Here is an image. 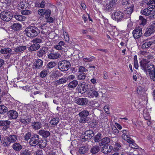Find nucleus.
I'll use <instances>...</instances> for the list:
<instances>
[{
  "label": "nucleus",
  "mask_w": 155,
  "mask_h": 155,
  "mask_svg": "<svg viewBox=\"0 0 155 155\" xmlns=\"http://www.w3.org/2000/svg\"><path fill=\"white\" fill-rule=\"evenodd\" d=\"M25 34L29 37H34L40 33V31L35 26H31L26 28L24 31Z\"/></svg>",
  "instance_id": "1"
},
{
  "label": "nucleus",
  "mask_w": 155,
  "mask_h": 155,
  "mask_svg": "<svg viewBox=\"0 0 155 155\" xmlns=\"http://www.w3.org/2000/svg\"><path fill=\"white\" fill-rule=\"evenodd\" d=\"M90 110H84L80 112L78 114L80 117L79 121L80 123H85L88 121L87 116L89 114Z\"/></svg>",
  "instance_id": "2"
},
{
  "label": "nucleus",
  "mask_w": 155,
  "mask_h": 155,
  "mask_svg": "<svg viewBox=\"0 0 155 155\" xmlns=\"http://www.w3.org/2000/svg\"><path fill=\"white\" fill-rule=\"evenodd\" d=\"M71 66V64L68 61L64 60L60 61L58 64V68L61 71H66Z\"/></svg>",
  "instance_id": "3"
},
{
  "label": "nucleus",
  "mask_w": 155,
  "mask_h": 155,
  "mask_svg": "<svg viewBox=\"0 0 155 155\" xmlns=\"http://www.w3.org/2000/svg\"><path fill=\"white\" fill-rule=\"evenodd\" d=\"M41 139L39 138L38 135L36 134L32 136L29 141L30 145L31 146H35L38 144L42 143Z\"/></svg>",
  "instance_id": "4"
},
{
  "label": "nucleus",
  "mask_w": 155,
  "mask_h": 155,
  "mask_svg": "<svg viewBox=\"0 0 155 155\" xmlns=\"http://www.w3.org/2000/svg\"><path fill=\"white\" fill-rule=\"evenodd\" d=\"M112 18L113 20L119 22L122 21L126 17L122 12L119 11L113 13Z\"/></svg>",
  "instance_id": "5"
},
{
  "label": "nucleus",
  "mask_w": 155,
  "mask_h": 155,
  "mask_svg": "<svg viewBox=\"0 0 155 155\" xmlns=\"http://www.w3.org/2000/svg\"><path fill=\"white\" fill-rule=\"evenodd\" d=\"M88 86L85 83L82 82L78 84L77 90L78 93L83 94L85 93L88 89Z\"/></svg>",
  "instance_id": "6"
},
{
  "label": "nucleus",
  "mask_w": 155,
  "mask_h": 155,
  "mask_svg": "<svg viewBox=\"0 0 155 155\" xmlns=\"http://www.w3.org/2000/svg\"><path fill=\"white\" fill-rule=\"evenodd\" d=\"M0 17L1 19L4 21H8L12 18V14L10 12H2L1 14Z\"/></svg>",
  "instance_id": "7"
},
{
  "label": "nucleus",
  "mask_w": 155,
  "mask_h": 155,
  "mask_svg": "<svg viewBox=\"0 0 155 155\" xmlns=\"http://www.w3.org/2000/svg\"><path fill=\"white\" fill-rule=\"evenodd\" d=\"M43 61L40 59L35 60L32 66L34 69L35 70L40 69L43 68Z\"/></svg>",
  "instance_id": "8"
},
{
  "label": "nucleus",
  "mask_w": 155,
  "mask_h": 155,
  "mask_svg": "<svg viewBox=\"0 0 155 155\" xmlns=\"http://www.w3.org/2000/svg\"><path fill=\"white\" fill-rule=\"evenodd\" d=\"M150 78L153 80L155 77V66L150 65L148 67L147 72Z\"/></svg>",
  "instance_id": "9"
},
{
  "label": "nucleus",
  "mask_w": 155,
  "mask_h": 155,
  "mask_svg": "<svg viewBox=\"0 0 155 155\" xmlns=\"http://www.w3.org/2000/svg\"><path fill=\"white\" fill-rule=\"evenodd\" d=\"M154 31H155V23H152L149 28L146 30L144 33V35L146 36H150Z\"/></svg>",
  "instance_id": "10"
},
{
  "label": "nucleus",
  "mask_w": 155,
  "mask_h": 155,
  "mask_svg": "<svg viewBox=\"0 0 155 155\" xmlns=\"http://www.w3.org/2000/svg\"><path fill=\"white\" fill-rule=\"evenodd\" d=\"M61 56L60 54L51 51L50 53H48V58L51 60H55L60 58Z\"/></svg>",
  "instance_id": "11"
},
{
  "label": "nucleus",
  "mask_w": 155,
  "mask_h": 155,
  "mask_svg": "<svg viewBox=\"0 0 155 155\" xmlns=\"http://www.w3.org/2000/svg\"><path fill=\"white\" fill-rule=\"evenodd\" d=\"M87 94L88 97L90 98H93L94 97L97 98L99 96L98 91L92 88H91L87 92Z\"/></svg>",
  "instance_id": "12"
},
{
  "label": "nucleus",
  "mask_w": 155,
  "mask_h": 155,
  "mask_svg": "<svg viewBox=\"0 0 155 155\" xmlns=\"http://www.w3.org/2000/svg\"><path fill=\"white\" fill-rule=\"evenodd\" d=\"M113 150V147L109 144L104 145L102 148L101 151L104 154H107L110 153Z\"/></svg>",
  "instance_id": "13"
},
{
  "label": "nucleus",
  "mask_w": 155,
  "mask_h": 155,
  "mask_svg": "<svg viewBox=\"0 0 155 155\" xmlns=\"http://www.w3.org/2000/svg\"><path fill=\"white\" fill-rule=\"evenodd\" d=\"M94 132L92 130H87L84 133V136L83 137V139L85 141L88 140L89 139L91 138L94 136Z\"/></svg>",
  "instance_id": "14"
},
{
  "label": "nucleus",
  "mask_w": 155,
  "mask_h": 155,
  "mask_svg": "<svg viewBox=\"0 0 155 155\" xmlns=\"http://www.w3.org/2000/svg\"><path fill=\"white\" fill-rule=\"evenodd\" d=\"M142 31L141 28L135 29L133 31V35L135 38H138L142 35Z\"/></svg>",
  "instance_id": "15"
},
{
  "label": "nucleus",
  "mask_w": 155,
  "mask_h": 155,
  "mask_svg": "<svg viewBox=\"0 0 155 155\" xmlns=\"http://www.w3.org/2000/svg\"><path fill=\"white\" fill-rule=\"evenodd\" d=\"M8 116L9 118L15 119L18 117V114L16 111L11 110L8 112Z\"/></svg>",
  "instance_id": "16"
},
{
  "label": "nucleus",
  "mask_w": 155,
  "mask_h": 155,
  "mask_svg": "<svg viewBox=\"0 0 155 155\" xmlns=\"http://www.w3.org/2000/svg\"><path fill=\"white\" fill-rule=\"evenodd\" d=\"M76 103L81 106H84L87 104L88 100L86 98H78L75 100Z\"/></svg>",
  "instance_id": "17"
},
{
  "label": "nucleus",
  "mask_w": 155,
  "mask_h": 155,
  "mask_svg": "<svg viewBox=\"0 0 155 155\" xmlns=\"http://www.w3.org/2000/svg\"><path fill=\"white\" fill-rule=\"evenodd\" d=\"M140 64L141 68L146 71L147 73V72L148 67L150 65H153L151 64H148L145 60L141 61Z\"/></svg>",
  "instance_id": "18"
},
{
  "label": "nucleus",
  "mask_w": 155,
  "mask_h": 155,
  "mask_svg": "<svg viewBox=\"0 0 155 155\" xmlns=\"http://www.w3.org/2000/svg\"><path fill=\"white\" fill-rule=\"evenodd\" d=\"M48 51V48L46 47H43L37 51V56L40 58L42 57Z\"/></svg>",
  "instance_id": "19"
},
{
  "label": "nucleus",
  "mask_w": 155,
  "mask_h": 155,
  "mask_svg": "<svg viewBox=\"0 0 155 155\" xmlns=\"http://www.w3.org/2000/svg\"><path fill=\"white\" fill-rule=\"evenodd\" d=\"M24 115H23L20 118L19 120V123H21V124H28L30 123L31 121V119L29 117L25 118V117L23 116Z\"/></svg>",
  "instance_id": "20"
},
{
  "label": "nucleus",
  "mask_w": 155,
  "mask_h": 155,
  "mask_svg": "<svg viewBox=\"0 0 155 155\" xmlns=\"http://www.w3.org/2000/svg\"><path fill=\"white\" fill-rule=\"evenodd\" d=\"M2 145L5 147H8L11 144L10 141L8 136H5L2 138L1 140Z\"/></svg>",
  "instance_id": "21"
},
{
  "label": "nucleus",
  "mask_w": 155,
  "mask_h": 155,
  "mask_svg": "<svg viewBox=\"0 0 155 155\" xmlns=\"http://www.w3.org/2000/svg\"><path fill=\"white\" fill-rule=\"evenodd\" d=\"M31 127L32 128L34 129L35 130H37L41 127L42 125L40 122L36 121L32 122Z\"/></svg>",
  "instance_id": "22"
},
{
  "label": "nucleus",
  "mask_w": 155,
  "mask_h": 155,
  "mask_svg": "<svg viewBox=\"0 0 155 155\" xmlns=\"http://www.w3.org/2000/svg\"><path fill=\"white\" fill-rule=\"evenodd\" d=\"M63 75V73H61L60 71H56L52 72L51 75V77L52 78H57L61 77Z\"/></svg>",
  "instance_id": "23"
},
{
  "label": "nucleus",
  "mask_w": 155,
  "mask_h": 155,
  "mask_svg": "<svg viewBox=\"0 0 155 155\" xmlns=\"http://www.w3.org/2000/svg\"><path fill=\"white\" fill-rule=\"evenodd\" d=\"M67 81V79L66 77L62 78L54 82L56 85H60L66 83Z\"/></svg>",
  "instance_id": "24"
},
{
  "label": "nucleus",
  "mask_w": 155,
  "mask_h": 155,
  "mask_svg": "<svg viewBox=\"0 0 155 155\" xmlns=\"http://www.w3.org/2000/svg\"><path fill=\"white\" fill-rule=\"evenodd\" d=\"M134 5L132 4L130 7L127 8L125 11V13L127 15V17H130V15L134 11Z\"/></svg>",
  "instance_id": "25"
},
{
  "label": "nucleus",
  "mask_w": 155,
  "mask_h": 155,
  "mask_svg": "<svg viewBox=\"0 0 155 155\" xmlns=\"http://www.w3.org/2000/svg\"><path fill=\"white\" fill-rule=\"evenodd\" d=\"M40 48L39 44H33L29 47L28 50L31 52L35 51L38 49Z\"/></svg>",
  "instance_id": "26"
},
{
  "label": "nucleus",
  "mask_w": 155,
  "mask_h": 155,
  "mask_svg": "<svg viewBox=\"0 0 155 155\" xmlns=\"http://www.w3.org/2000/svg\"><path fill=\"white\" fill-rule=\"evenodd\" d=\"M38 134L45 138L47 137L50 134V133L49 131L44 130H40L38 132Z\"/></svg>",
  "instance_id": "27"
},
{
  "label": "nucleus",
  "mask_w": 155,
  "mask_h": 155,
  "mask_svg": "<svg viewBox=\"0 0 155 155\" xmlns=\"http://www.w3.org/2000/svg\"><path fill=\"white\" fill-rule=\"evenodd\" d=\"M154 44H155V40L146 42L142 45V48L143 49L147 48L150 47L152 45Z\"/></svg>",
  "instance_id": "28"
},
{
  "label": "nucleus",
  "mask_w": 155,
  "mask_h": 155,
  "mask_svg": "<svg viewBox=\"0 0 155 155\" xmlns=\"http://www.w3.org/2000/svg\"><path fill=\"white\" fill-rule=\"evenodd\" d=\"M100 147L98 146L92 147L90 150V153H97L100 151Z\"/></svg>",
  "instance_id": "29"
},
{
  "label": "nucleus",
  "mask_w": 155,
  "mask_h": 155,
  "mask_svg": "<svg viewBox=\"0 0 155 155\" xmlns=\"http://www.w3.org/2000/svg\"><path fill=\"white\" fill-rule=\"evenodd\" d=\"M89 149L87 146H84L81 147L79 150V153L80 154H84L88 152Z\"/></svg>",
  "instance_id": "30"
},
{
  "label": "nucleus",
  "mask_w": 155,
  "mask_h": 155,
  "mask_svg": "<svg viewBox=\"0 0 155 155\" xmlns=\"http://www.w3.org/2000/svg\"><path fill=\"white\" fill-rule=\"evenodd\" d=\"M110 141V138L107 137H105L103 138L100 140L99 144H101L100 145H104V144H107Z\"/></svg>",
  "instance_id": "31"
},
{
  "label": "nucleus",
  "mask_w": 155,
  "mask_h": 155,
  "mask_svg": "<svg viewBox=\"0 0 155 155\" xmlns=\"http://www.w3.org/2000/svg\"><path fill=\"white\" fill-rule=\"evenodd\" d=\"M117 0H111L109 3L106 4V8L108 11L111 10V8L117 2Z\"/></svg>",
  "instance_id": "32"
},
{
  "label": "nucleus",
  "mask_w": 155,
  "mask_h": 155,
  "mask_svg": "<svg viewBox=\"0 0 155 155\" xmlns=\"http://www.w3.org/2000/svg\"><path fill=\"white\" fill-rule=\"evenodd\" d=\"M21 25L19 23H14L11 26L12 29L15 31H18L20 30L21 28Z\"/></svg>",
  "instance_id": "33"
},
{
  "label": "nucleus",
  "mask_w": 155,
  "mask_h": 155,
  "mask_svg": "<svg viewBox=\"0 0 155 155\" xmlns=\"http://www.w3.org/2000/svg\"><path fill=\"white\" fill-rule=\"evenodd\" d=\"M78 81L76 80H74L70 82L68 84L69 88H73L75 87L78 84Z\"/></svg>",
  "instance_id": "34"
},
{
  "label": "nucleus",
  "mask_w": 155,
  "mask_h": 155,
  "mask_svg": "<svg viewBox=\"0 0 155 155\" xmlns=\"http://www.w3.org/2000/svg\"><path fill=\"white\" fill-rule=\"evenodd\" d=\"M151 8L149 7L147 8H145L143 10H141V13L144 15L146 16L150 15L151 12Z\"/></svg>",
  "instance_id": "35"
},
{
  "label": "nucleus",
  "mask_w": 155,
  "mask_h": 155,
  "mask_svg": "<svg viewBox=\"0 0 155 155\" xmlns=\"http://www.w3.org/2000/svg\"><path fill=\"white\" fill-rule=\"evenodd\" d=\"M12 51L11 49L9 48H2L0 50V52L2 54H8V55L9 53H11Z\"/></svg>",
  "instance_id": "36"
},
{
  "label": "nucleus",
  "mask_w": 155,
  "mask_h": 155,
  "mask_svg": "<svg viewBox=\"0 0 155 155\" xmlns=\"http://www.w3.org/2000/svg\"><path fill=\"white\" fill-rule=\"evenodd\" d=\"M26 48V46H21L16 47L14 49L15 52L18 53L21 52L25 50Z\"/></svg>",
  "instance_id": "37"
},
{
  "label": "nucleus",
  "mask_w": 155,
  "mask_h": 155,
  "mask_svg": "<svg viewBox=\"0 0 155 155\" xmlns=\"http://www.w3.org/2000/svg\"><path fill=\"white\" fill-rule=\"evenodd\" d=\"M13 149L17 151L20 150L22 149V146L20 144L17 143H14L12 146Z\"/></svg>",
  "instance_id": "38"
},
{
  "label": "nucleus",
  "mask_w": 155,
  "mask_h": 155,
  "mask_svg": "<svg viewBox=\"0 0 155 155\" xmlns=\"http://www.w3.org/2000/svg\"><path fill=\"white\" fill-rule=\"evenodd\" d=\"M8 108L4 105H0V114H4L7 112Z\"/></svg>",
  "instance_id": "39"
},
{
  "label": "nucleus",
  "mask_w": 155,
  "mask_h": 155,
  "mask_svg": "<svg viewBox=\"0 0 155 155\" xmlns=\"http://www.w3.org/2000/svg\"><path fill=\"white\" fill-rule=\"evenodd\" d=\"M11 122L8 120H0V126L5 127L9 125Z\"/></svg>",
  "instance_id": "40"
},
{
  "label": "nucleus",
  "mask_w": 155,
  "mask_h": 155,
  "mask_svg": "<svg viewBox=\"0 0 155 155\" xmlns=\"http://www.w3.org/2000/svg\"><path fill=\"white\" fill-rule=\"evenodd\" d=\"M102 135L100 133H98L94 137V140L95 142H98L100 141L102 138Z\"/></svg>",
  "instance_id": "41"
},
{
  "label": "nucleus",
  "mask_w": 155,
  "mask_h": 155,
  "mask_svg": "<svg viewBox=\"0 0 155 155\" xmlns=\"http://www.w3.org/2000/svg\"><path fill=\"white\" fill-rule=\"evenodd\" d=\"M20 155H31V153L29 150L23 149L20 152Z\"/></svg>",
  "instance_id": "42"
},
{
  "label": "nucleus",
  "mask_w": 155,
  "mask_h": 155,
  "mask_svg": "<svg viewBox=\"0 0 155 155\" xmlns=\"http://www.w3.org/2000/svg\"><path fill=\"white\" fill-rule=\"evenodd\" d=\"M8 137L11 143L15 142L17 139V137L15 135H10Z\"/></svg>",
  "instance_id": "43"
},
{
  "label": "nucleus",
  "mask_w": 155,
  "mask_h": 155,
  "mask_svg": "<svg viewBox=\"0 0 155 155\" xmlns=\"http://www.w3.org/2000/svg\"><path fill=\"white\" fill-rule=\"evenodd\" d=\"M14 17L16 20L20 21H24L25 19V16L19 15H15L14 16Z\"/></svg>",
  "instance_id": "44"
},
{
  "label": "nucleus",
  "mask_w": 155,
  "mask_h": 155,
  "mask_svg": "<svg viewBox=\"0 0 155 155\" xmlns=\"http://www.w3.org/2000/svg\"><path fill=\"white\" fill-rule=\"evenodd\" d=\"M59 119L58 118H54L52 119L50 121V124L53 125H57L59 122Z\"/></svg>",
  "instance_id": "45"
},
{
  "label": "nucleus",
  "mask_w": 155,
  "mask_h": 155,
  "mask_svg": "<svg viewBox=\"0 0 155 155\" xmlns=\"http://www.w3.org/2000/svg\"><path fill=\"white\" fill-rule=\"evenodd\" d=\"M86 78V74L85 73H80L78 76V79L79 80H83Z\"/></svg>",
  "instance_id": "46"
},
{
  "label": "nucleus",
  "mask_w": 155,
  "mask_h": 155,
  "mask_svg": "<svg viewBox=\"0 0 155 155\" xmlns=\"http://www.w3.org/2000/svg\"><path fill=\"white\" fill-rule=\"evenodd\" d=\"M56 65V62L51 61L49 62L47 65V67L49 69L51 68Z\"/></svg>",
  "instance_id": "47"
},
{
  "label": "nucleus",
  "mask_w": 155,
  "mask_h": 155,
  "mask_svg": "<svg viewBox=\"0 0 155 155\" xmlns=\"http://www.w3.org/2000/svg\"><path fill=\"white\" fill-rule=\"evenodd\" d=\"M35 44H38L42 42V39L39 38H35L33 39L32 41Z\"/></svg>",
  "instance_id": "48"
},
{
  "label": "nucleus",
  "mask_w": 155,
  "mask_h": 155,
  "mask_svg": "<svg viewBox=\"0 0 155 155\" xmlns=\"http://www.w3.org/2000/svg\"><path fill=\"white\" fill-rule=\"evenodd\" d=\"M87 71V69L84 67L82 66L79 67L78 72L80 73H85Z\"/></svg>",
  "instance_id": "49"
},
{
  "label": "nucleus",
  "mask_w": 155,
  "mask_h": 155,
  "mask_svg": "<svg viewBox=\"0 0 155 155\" xmlns=\"http://www.w3.org/2000/svg\"><path fill=\"white\" fill-rule=\"evenodd\" d=\"M47 74V71L44 70L42 71L40 73V76L41 78L45 77Z\"/></svg>",
  "instance_id": "50"
},
{
  "label": "nucleus",
  "mask_w": 155,
  "mask_h": 155,
  "mask_svg": "<svg viewBox=\"0 0 155 155\" xmlns=\"http://www.w3.org/2000/svg\"><path fill=\"white\" fill-rule=\"evenodd\" d=\"M21 13L22 15H28L30 14L31 12L28 10H24L21 12Z\"/></svg>",
  "instance_id": "51"
},
{
  "label": "nucleus",
  "mask_w": 155,
  "mask_h": 155,
  "mask_svg": "<svg viewBox=\"0 0 155 155\" xmlns=\"http://www.w3.org/2000/svg\"><path fill=\"white\" fill-rule=\"evenodd\" d=\"M129 146L131 148L135 149H138L139 147V146L135 143V141L134 142V143H132L131 144H130Z\"/></svg>",
  "instance_id": "52"
},
{
  "label": "nucleus",
  "mask_w": 155,
  "mask_h": 155,
  "mask_svg": "<svg viewBox=\"0 0 155 155\" xmlns=\"http://www.w3.org/2000/svg\"><path fill=\"white\" fill-rule=\"evenodd\" d=\"M51 11L49 9L46 10L45 11V18H47L50 16Z\"/></svg>",
  "instance_id": "53"
},
{
  "label": "nucleus",
  "mask_w": 155,
  "mask_h": 155,
  "mask_svg": "<svg viewBox=\"0 0 155 155\" xmlns=\"http://www.w3.org/2000/svg\"><path fill=\"white\" fill-rule=\"evenodd\" d=\"M31 136V134L30 133H28L26 134L25 135L24 138H25V140H28L30 138V137Z\"/></svg>",
  "instance_id": "54"
},
{
  "label": "nucleus",
  "mask_w": 155,
  "mask_h": 155,
  "mask_svg": "<svg viewBox=\"0 0 155 155\" xmlns=\"http://www.w3.org/2000/svg\"><path fill=\"white\" fill-rule=\"evenodd\" d=\"M148 1V0H142V1L140 2V5L143 6L146 5H147Z\"/></svg>",
  "instance_id": "55"
},
{
  "label": "nucleus",
  "mask_w": 155,
  "mask_h": 155,
  "mask_svg": "<svg viewBox=\"0 0 155 155\" xmlns=\"http://www.w3.org/2000/svg\"><path fill=\"white\" fill-rule=\"evenodd\" d=\"M143 88L141 86L138 87L137 88V92L138 94H141L143 91Z\"/></svg>",
  "instance_id": "56"
},
{
  "label": "nucleus",
  "mask_w": 155,
  "mask_h": 155,
  "mask_svg": "<svg viewBox=\"0 0 155 155\" xmlns=\"http://www.w3.org/2000/svg\"><path fill=\"white\" fill-rule=\"evenodd\" d=\"M45 9H40L38 11V13L39 15L42 16L45 14Z\"/></svg>",
  "instance_id": "57"
},
{
  "label": "nucleus",
  "mask_w": 155,
  "mask_h": 155,
  "mask_svg": "<svg viewBox=\"0 0 155 155\" xmlns=\"http://www.w3.org/2000/svg\"><path fill=\"white\" fill-rule=\"evenodd\" d=\"M94 58L93 57L89 58H84L83 60L85 62H91L92 61Z\"/></svg>",
  "instance_id": "58"
},
{
  "label": "nucleus",
  "mask_w": 155,
  "mask_h": 155,
  "mask_svg": "<svg viewBox=\"0 0 155 155\" xmlns=\"http://www.w3.org/2000/svg\"><path fill=\"white\" fill-rule=\"evenodd\" d=\"M45 18L46 19V21L48 22L52 23L54 22V19L53 18H52L51 17H50L49 16L47 18Z\"/></svg>",
  "instance_id": "59"
},
{
  "label": "nucleus",
  "mask_w": 155,
  "mask_h": 155,
  "mask_svg": "<svg viewBox=\"0 0 155 155\" xmlns=\"http://www.w3.org/2000/svg\"><path fill=\"white\" fill-rule=\"evenodd\" d=\"M64 35L65 41H68L69 40L68 34L66 32H65L64 33Z\"/></svg>",
  "instance_id": "60"
},
{
  "label": "nucleus",
  "mask_w": 155,
  "mask_h": 155,
  "mask_svg": "<svg viewBox=\"0 0 155 155\" xmlns=\"http://www.w3.org/2000/svg\"><path fill=\"white\" fill-rule=\"evenodd\" d=\"M75 78V76L74 75H70L68 76L67 78H66L67 79V80H72L74 79Z\"/></svg>",
  "instance_id": "61"
},
{
  "label": "nucleus",
  "mask_w": 155,
  "mask_h": 155,
  "mask_svg": "<svg viewBox=\"0 0 155 155\" xmlns=\"http://www.w3.org/2000/svg\"><path fill=\"white\" fill-rule=\"evenodd\" d=\"M150 16L151 18H155V9L153 10H151V12Z\"/></svg>",
  "instance_id": "62"
},
{
  "label": "nucleus",
  "mask_w": 155,
  "mask_h": 155,
  "mask_svg": "<svg viewBox=\"0 0 155 155\" xmlns=\"http://www.w3.org/2000/svg\"><path fill=\"white\" fill-rule=\"evenodd\" d=\"M122 138L124 140H127L130 137L127 135L126 134H122L121 136Z\"/></svg>",
  "instance_id": "63"
},
{
  "label": "nucleus",
  "mask_w": 155,
  "mask_h": 155,
  "mask_svg": "<svg viewBox=\"0 0 155 155\" xmlns=\"http://www.w3.org/2000/svg\"><path fill=\"white\" fill-rule=\"evenodd\" d=\"M114 147H118L119 148L120 147H121V143L118 142V141H117L116 142H114Z\"/></svg>",
  "instance_id": "64"
}]
</instances>
